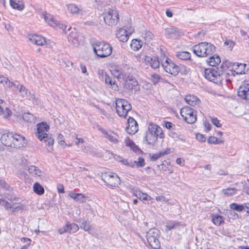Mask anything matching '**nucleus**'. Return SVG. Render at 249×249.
I'll list each match as a JSON object with an SVG mask.
<instances>
[{"label": "nucleus", "instance_id": "f257e3e1", "mask_svg": "<svg viewBox=\"0 0 249 249\" xmlns=\"http://www.w3.org/2000/svg\"><path fill=\"white\" fill-rule=\"evenodd\" d=\"M132 69L127 65L123 66L113 65L110 67L111 74L118 79L124 81V87L126 89H132L138 85L135 78L130 75Z\"/></svg>", "mask_w": 249, "mask_h": 249}, {"label": "nucleus", "instance_id": "f03ea898", "mask_svg": "<svg viewBox=\"0 0 249 249\" xmlns=\"http://www.w3.org/2000/svg\"><path fill=\"white\" fill-rule=\"evenodd\" d=\"M230 74L229 72L218 71L217 68L206 69L204 71V76L206 79L217 84H221L224 79L226 81H230V78H228V75Z\"/></svg>", "mask_w": 249, "mask_h": 249}, {"label": "nucleus", "instance_id": "7ed1b4c3", "mask_svg": "<svg viewBox=\"0 0 249 249\" xmlns=\"http://www.w3.org/2000/svg\"><path fill=\"white\" fill-rule=\"evenodd\" d=\"M191 50L197 56L205 57L213 54L215 51V47L211 43L202 42L193 46Z\"/></svg>", "mask_w": 249, "mask_h": 249}, {"label": "nucleus", "instance_id": "20e7f679", "mask_svg": "<svg viewBox=\"0 0 249 249\" xmlns=\"http://www.w3.org/2000/svg\"><path fill=\"white\" fill-rule=\"evenodd\" d=\"M95 53L101 58H105L110 55L112 52L111 45L104 42H99L93 45Z\"/></svg>", "mask_w": 249, "mask_h": 249}, {"label": "nucleus", "instance_id": "39448f33", "mask_svg": "<svg viewBox=\"0 0 249 249\" xmlns=\"http://www.w3.org/2000/svg\"><path fill=\"white\" fill-rule=\"evenodd\" d=\"M160 235L159 230L155 228L151 229L146 232V238L148 246L152 249H159L160 243L159 240Z\"/></svg>", "mask_w": 249, "mask_h": 249}, {"label": "nucleus", "instance_id": "423d86ee", "mask_svg": "<svg viewBox=\"0 0 249 249\" xmlns=\"http://www.w3.org/2000/svg\"><path fill=\"white\" fill-rule=\"evenodd\" d=\"M131 108V105L127 100L121 98L116 99V110L119 116L125 118Z\"/></svg>", "mask_w": 249, "mask_h": 249}, {"label": "nucleus", "instance_id": "0eeeda50", "mask_svg": "<svg viewBox=\"0 0 249 249\" xmlns=\"http://www.w3.org/2000/svg\"><path fill=\"white\" fill-rule=\"evenodd\" d=\"M101 179L106 185L115 187L120 184L121 179L119 177L113 173H105L101 175Z\"/></svg>", "mask_w": 249, "mask_h": 249}, {"label": "nucleus", "instance_id": "6e6552de", "mask_svg": "<svg viewBox=\"0 0 249 249\" xmlns=\"http://www.w3.org/2000/svg\"><path fill=\"white\" fill-rule=\"evenodd\" d=\"M180 113L183 120L188 124H193L196 121V114L194 109L188 106L182 107Z\"/></svg>", "mask_w": 249, "mask_h": 249}, {"label": "nucleus", "instance_id": "1a4fd4ad", "mask_svg": "<svg viewBox=\"0 0 249 249\" xmlns=\"http://www.w3.org/2000/svg\"><path fill=\"white\" fill-rule=\"evenodd\" d=\"M104 19L105 23L109 26L116 25L119 20V13L115 10L109 9L104 14Z\"/></svg>", "mask_w": 249, "mask_h": 249}, {"label": "nucleus", "instance_id": "9d476101", "mask_svg": "<svg viewBox=\"0 0 249 249\" xmlns=\"http://www.w3.org/2000/svg\"><path fill=\"white\" fill-rule=\"evenodd\" d=\"M161 66L166 72L173 75H177L179 71L178 66L169 58L161 63Z\"/></svg>", "mask_w": 249, "mask_h": 249}, {"label": "nucleus", "instance_id": "9b49d317", "mask_svg": "<svg viewBox=\"0 0 249 249\" xmlns=\"http://www.w3.org/2000/svg\"><path fill=\"white\" fill-rule=\"evenodd\" d=\"M98 129L102 133V136L113 144L119 142V136L113 131H107L106 129L98 126Z\"/></svg>", "mask_w": 249, "mask_h": 249}, {"label": "nucleus", "instance_id": "f8f14e48", "mask_svg": "<svg viewBox=\"0 0 249 249\" xmlns=\"http://www.w3.org/2000/svg\"><path fill=\"white\" fill-rule=\"evenodd\" d=\"M49 128L50 127L47 123L42 122L37 124L36 136L40 141H42L44 139L47 138L48 134L47 133Z\"/></svg>", "mask_w": 249, "mask_h": 249}, {"label": "nucleus", "instance_id": "ddd939ff", "mask_svg": "<svg viewBox=\"0 0 249 249\" xmlns=\"http://www.w3.org/2000/svg\"><path fill=\"white\" fill-rule=\"evenodd\" d=\"M27 144V142L24 136L15 133L11 147L19 149L24 147Z\"/></svg>", "mask_w": 249, "mask_h": 249}, {"label": "nucleus", "instance_id": "4468645a", "mask_svg": "<svg viewBox=\"0 0 249 249\" xmlns=\"http://www.w3.org/2000/svg\"><path fill=\"white\" fill-rule=\"evenodd\" d=\"M246 65L243 63H234L232 65L233 71H229L228 72L230 73L228 75V78L231 76H234L235 73L237 74H242L245 73V70Z\"/></svg>", "mask_w": 249, "mask_h": 249}, {"label": "nucleus", "instance_id": "2eb2a0df", "mask_svg": "<svg viewBox=\"0 0 249 249\" xmlns=\"http://www.w3.org/2000/svg\"><path fill=\"white\" fill-rule=\"evenodd\" d=\"M249 84H242L238 89L237 94L240 98L245 99L249 103Z\"/></svg>", "mask_w": 249, "mask_h": 249}, {"label": "nucleus", "instance_id": "dca6fc26", "mask_svg": "<svg viewBox=\"0 0 249 249\" xmlns=\"http://www.w3.org/2000/svg\"><path fill=\"white\" fill-rule=\"evenodd\" d=\"M127 124L126 127V130L129 134H134L138 131L137 123L133 118L129 117L128 118Z\"/></svg>", "mask_w": 249, "mask_h": 249}, {"label": "nucleus", "instance_id": "f3484780", "mask_svg": "<svg viewBox=\"0 0 249 249\" xmlns=\"http://www.w3.org/2000/svg\"><path fill=\"white\" fill-rule=\"evenodd\" d=\"M164 34L168 38L177 39L181 36V32L174 27L165 29Z\"/></svg>", "mask_w": 249, "mask_h": 249}, {"label": "nucleus", "instance_id": "a211bd4d", "mask_svg": "<svg viewBox=\"0 0 249 249\" xmlns=\"http://www.w3.org/2000/svg\"><path fill=\"white\" fill-rule=\"evenodd\" d=\"M15 133L13 132H9L3 133L0 138L1 143L7 147L12 146L13 138H14Z\"/></svg>", "mask_w": 249, "mask_h": 249}, {"label": "nucleus", "instance_id": "6ab92c4d", "mask_svg": "<svg viewBox=\"0 0 249 249\" xmlns=\"http://www.w3.org/2000/svg\"><path fill=\"white\" fill-rule=\"evenodd\" d=\"M184 100L187 104L195 108L199 107L201 104L199 99L193 95H187L184 98Z\"/></svg>", "mask_w": 249, "mask_h": 249}, {"label": "nucleus", "instance_id": "aec40b11", "mask_svg": "<svg viewBox=\"0 0 249 249\" xmlns=\"http://www.w3.org/2000/svg\"><path fill=\"white\" fill-rule=\"evenodd\" d=\"M66 7L68 12L70 14L81 16H83L85 14L83 10L79 8V7L74 3L67 4L66 5Z\"/></svg>", "mask_w": 249, "mask_h": 249}, {"label": "nucleus", "instance_id": "412c9836", "mask_svg": "<svg viewBox=\"0 0 249 249\" xmlns=\"http://www.w3.org/2000/svg\"><path fill=\"white\" fill-rule=\"evenodd\" d=\"M185 225L182 223L176 220H170L166 222L165 225V231L168 232L173 229H179L181 227H184Z\"/></svg>", "mask_w": 249, "mask_h": 249}, {"label": "nucleus", "instance_id": "4be33fe9", "mask_svg": "<svg viewBox=\"0 0 249 249\" xmlns=\"http://www.w3.org/2000/svg\"><path fill=\"white\" fill-rule=\"evenodd\" d=\"M148 131L152 132L157 138L158 137L160 138H163V134L162 129L157 124L150 123L148 126Z\"/></svg>", "mask_w": 249, "mask_h": 249}, {"label": "nucleus", "instance_id": "5701e85b", "mask_svg": "<svg viewBox=\"0 0 249 249\" xmlns=\"http://www.w3.org/2000/svg\"><path fill=\"white\" fill-rule=\"evenodd\" d=\"M144 63L146 65L150 66L152 69H156L160 67V62L159 59L156 57H150L145 56Z\"/></svg>", "mask_w": 249, "mask_h": 249}, {"label": "nucleus", "instance_id": "b1692460", "mask_svg": "<svg viewBox=\"0 0 249 249\" xmlns=\"http://www.w3.org/2000/svg\"><path fill=\"white\" fill-rule=\"evenodd\" d=\"M29 39L33 44L38 46H43L46 43V39L41 36L37 35H30Z\"/></svg>", "mask_w": 249, "mask_h": 249}, {"label": "nucleus", "instance_id": "393cba45", "mask_svg": "<svg viewBox=\"0 0 249 249\" xmlns=\"http://www.w3.org/2000/svg\"><path fill=\"white\" fill-rule=\"evenodd\" d=\"M116 36L119 40L123 42L127 41L129 38V34L127 31L123 28H120L117 30Z\"/></svg>", "mask_w": 249, "mask_h": 249}, {"label": "nucleus", "instance_id": "a878e982", "mask_svg": "<svg viewBox=\"0 0 249 249\" xmlns=\"http://www.w3.org/2000/svg\"><path fill=\"white\" fill-rule=\"evenodd\" d=\"M133 195L138 197L140 200L142 201L144 203L147 202L149 200L152 199L151 196L146 194L143 193L140 190H133L132 191Z\"/></svg>", "mask_w": 249, "mask_h": 249}, {"label": "nucleus", "instance_id": "bb28decb", "mask_svg": "<svg viewBox=\"0 0 249 249\" xmlns=\"http://www.w3.org/2000/svg\"><path fill=\"white\" fill-rule=\"evenodd\" d=\"M28 171L29 173L34 177L39 178H40L44 177L43 172L36 166H30L28 168Z\"/></svg>", "mask_w": 249, "mask_h": 249}, {"label": "nucleus", "instance_id": "cd10ccee", "mask_svg": "<svg viewBox=\"0 0 249 249\" xmlns=\"http://www.w3.org/2000/svg\"><path fill=\"white\" fill-rule=\"evenodd\" d=\"M68 40L69 42L72 43L75 46L79 44V35L76 30L74 29L69 34L68 36Z\"/></svg>", "mask_w": 249, "mask_h": 249}, {"label": "nucleus", "instance_id": "c85d7f7f", "mask_svg": "<svg viewBox=\"0 0 249 249\" xmlns=\"http://www.w3.org/2000/svg\"><path fill=\"white\" fill-rule=\"evenodd\" d=\"M9 3L10 6L14 9L17 10L18 11H21L23 10L25 8L24 3L22 1H17V0H10Z\"/></svg>", "mask_w": 249, "mask_h": 249}, {"label": "nucleus", "instance_id": "c756f323", "mask_svg": "<svg viewBox=\"0 0 249 249\" xmlns=\"http://www.w3.org/2000/svg\"><path fill=\"white\" fill-rule=\"evenodd\" d=\"M20 94L22 97H26L29 100L35 99V95L31 93L30 91L27 89L23 85L20 86Z\"/></svg>", "mask_w": 249, "mask_h": 249}, {"label": "nucleus", "instance_id": "7c9ffc66", "mask_svg": "<svg viewBox=\"0 0 249 249\" xmlns=\"http://www.w3.org/2000/svg\"><path fill=\"white\" fill-rule=\"evenodd\" d=\"M43 17L45 21L48 23L49 25L52 27L57 26V21L54 19L52 15L45 13L43 14Z\"/></svg>", "mask_w": 249, "mask_h": 249}, {"label": "nucleus", "instance_id": "2f4dec72", "mask_svg": "<svg viewBox=\"0 0 249 249\" xmlns=\"http://www.w3.org/2000/svg\"><path fill=\"white\" fill-rule=\"evenodd\" d=\"M105 82L107 84L110 88L114 89V90H118L119 87L115 80L112 79L109 76L107 75H105Z\"/></svg>", "mask_w": 249, "mask_h": 249}, {"label": "nucleus", "instance_id": "473e14b6", "mask_svg": "<svg viewBox=\"0 0 249 249\" xmlns=\"http://www.w3.org/2000/svg\"><path fill=\"white\" fill-rule=\"evenodd\" d=\"M145 165L144 159L142 157H139L138 160H130V167H143Z\"/></svg>", "mask_w": 249, "mask_h": 249}, {"label": "nucleus", "instance_id": "72a5a7b5", "mask_svg": "<svg viewBox=\"0 0 249 249\" xmlns=\"http://www.w3.org/2000/svg\"><path fill=\"white\" fill-rule=\"evenodd\" d=\"M145 140L148 144H153L157 141L158 138L149 131L146 132Z\"/></svg>", "mask_w": 249, "mask_h": 249}, {"label": "nucleus", "instance_id": "f704fd0d", "mask_svg": "<svg viewBox=\"0 0 249 249\" xmlns=\"http://www.w3.org/2000/svg\"><path fill=\"white\" fill-rule=\"evenodd\" d=\"M221 62V59L218 55H213L211 56L207 60V63L211 66L215 67L218 65Z\"/></svg>", "mask_w": 249, "mask_h": 249}, {"label": "nucleus", "instance_id": "c9c22d12", "mask_svg": "<svg viewBox=\"0 0 249 249\" xmlns=\"http://www.w3.org/2000/svg\"><path fill=\"white\" fill-rule=\"evenodd\" d=\"M176 56L179 59L188 60L191 59V53L188 52H178L176 53Z\"/></svg>", "mask_w": 249, "mask_h": 249}, {"label": "nucleus", "instance_id": "e433bc0d", "mask_svg": "<svg viewBox=\"0 0 249 249\" xmlns=\"http://www.w3.org/2000/svg\"><path fill=\"white\" fill-rule=\"evenodd\" d=\"M212 221L214 225L217 226H219L224 222L223 217L218 214H213L212 215Z\"/></svg>", "mask_w": 249, "mask_h": 249}, {"label": "nucleus", "instance_id": "4c0bfd02", "mask_svg": "<svg viewBox=\"0 0 249 249\" xmlns=\"http://www.w3.org/2000/svg\"><path fill=\"white\" fill-rule=\"evenodd\" d=\"M170 152V149L169 148H166L165 150L161 151L158 153H155L153 154L150 160H151L155 161L160 158V157L164 156L165 155L168 154Z\"/></svg>", "mask_w": 249, "mask_h": 249}, {"label": "nucleus", "instance_id": "58836bf2", "mask_svg": "<svg viewBox=\"0 0 249 249\" xmlns=\"http://www.w3.org/2000/svg\"><path fill=\"white\" fill-rule=\"evenodd\" d=\"M142 45V42L141 40L134 39L131 41L130 47L134 51H138L141 48Z\"/></svg>", "mask_w": 249, "mask_h": 249}, {"label": "nucleus", "instance_id": "ea45409f", "mask_svg": "<svg viewBox=\"0 0 249 249\" xmlns=\"http://www.w3.org/2000/svg\"><path fill=\"white\" fill-rule=\"evenodd\" d=\"M24 121L29 123H35L36 118L34 115L29 112H26L23 114L22 116Z\"/></svg>", "mask_w": 249, "mask_h": 249}, {"label": "nucleus", "instance_id": "a19ab883", "mask_svg": "<svg viewBox=\"0 0 249 249\" xmlns=\"http://www.w3.org/2000/svg\"><path fill=\"white\" fill-rule=\"evenodd\" d=\"M33 190L36 194L39 195H41L44 193L43 187L37 182H36L34 184Z\"/></svg>", "mask_w": 249, "mask_h": 249}, {"label": "nucleus", "instance_id": "79ce46f5", "mask_svg": "<svg viewBox=\"0 0 249 249\" xmlns=\"http://www.w3.org/2000/svg\"><path fill=\"white\" fill-rule=\"evenodd\" d=\"M237 191L235 188H228L223 189L222 192L226 196H231L234 195Z\"/></svg>", "mask_w": 249, "mask_h": 249}, {"label": "nucleus", "instance_id": "37998d69", "mask_svg": "<svg viewBox=\"0 0 249 249\" xmlns=\"http://www.w3.org/2000/svg\"><path fill=\"white\" fill-rule=\"evenodd\" d=\"M230 208L237 212H241L244 210V206L243 204H238L235 203H232L230 204Z\"/></svg>", "mask_w": 249, "mask_h": 249}, {"label": "nucleus", "instance_id": "c03bdc74", "mask_svg": "<svg viewBox=\"0 0 249 249\" xmlns=\"http://www.w3.org/2000/svg\"><path fill=\"white\" fill-rule=\"evenodd\" d=\"M23 85L20 84L19 82L16 81L15 82H12L10 81L8 83L7 88H12L13 90H16L17 88H20L21 86Z\"/></svg>", "mask_w": 249, "mask_h": 249}, {"label": "nucleus", "instance_id": "a18cd8bd", "mask_svg": "<svg viewBox=\"0 0 249 249\" xmlns=\"http://www.w3.org/2000/svg\"><path fill=\"white\" fill-rule=\"evenodd\" d=\"M207 142L209 143L210 144H220L223 143V141L218 140L216 137L214 136H211L210 137Z\"/></svg>", "mask_w": 249, "mask_h": 249}, {"label": "nucleus", "instance_id": "49530a36", "mask_svg": "<svg viewBox=\"0 0 249 249\" xmlns=\"http://www.w3.org/2000/svg\"><path fill=\"white\" fill-rule=\"evenodd\" d=\"M80 228L85 231H89L91 229L90 223L86 221H83L80 225Z\"/></svg>", "mask_w": 249, "mask_h": 249}, {"label": "nucleus", "instance_id": "de8ad7c7", "mask_svg": "<svg viewBox=\"0 0 249 249\" xmlns=\"http://www.w3.org/2000/svg\"><path fill=\"white\" fill-rule=\"evenodd\" d=\"M58 232L60 234H64L66 232L70 233L69 222H67L66 226L60 228L58 230Z\"/></svg>", "mask_w": 249, "mask_h": 249}, {"label": "nucleus", "instance_id": "09e8293b", "mask_svg": "<svg viewBox=\"0 0 249 249\" xmlns=\"http://www.w3.org/2000/svg\"><path fill=\"white\" fill-rule=\"evenodd\" d=\"M161 79L160 75L158 74L154 73L151 75V80L154 85H156L158 83L160 80Z\"/></svg>", "mask_w": 249, "mask_h": 249}, {"label": "nucleus", "instance_id": "8fccbe9b", "mask_svg": "<svg viewBox=\"0 0 249 249\" xmlns=\"http://www.w3.org/2000/svg\"><path fill=\"white\" fill-rule=\"evenodd\" d=\"M69 228H70V233H74L77 231L79 229L78 226L75 223H69Z\"/></svg>", "mask_w": 249, "mask_h": 249}, {"label": "nucleus", "instance_id": "3c124183", "mask_svg": "<svg viewBox=\"0 0 249 249\" xmlns=\"http://www.w3.org/2000/svg\"><path fill=\"white\" fill-rule=\"evenodd\" d=\"M9 81L10 80L7 78L2 75H0V84H2L5 88H7L8 83Z\"/></svg>", "mask_w": 249, "mask_h": 249}, {"label": "nucleus", "instance_id": "603ef678", "mask_svg": "<svg viewBox=\"0 0 249 249\" xmlns=\"http://www.w3.org/2000/svg\"><path fill=\"white\" fill-rule=\"evenodd\" d=\"M211 121L212 123L215 125L217 127H220L221 126V124L219 123V120L217 119V118L212 117L211 116L210 117Z\"/></svg>", "mask_w": 249, "mask_h": 249}, {"label": "nucleus", "instance_id": "864d4df0", "mask_svg": "<svg viewBox=\"0 0 249 249\" xmlns=\"http://www.w3.org/2000/svg\"><path fill=\"white\" fill-rule=\"evenodd\" d=\"M2 114L3 115L4 118H8L12 115V111L8 108L6 107L4 110L3 109Z\"/></svg>", "mask_w": 249, "mask_h": 249}, {"label": "nucleus", "instance_id": "5fc2aeb1", "mask_svg": "<svg viewBox=\"0 0 249 249\" xmlns=\"http://www.w3.org/2000/svg\"><path fill=\"white\" fill-rule=\"evenodd\" d=\"M48 145L52 146L54 143V140L51 137L47 136V138L43 140Z\"/></svg>", "mask_w": 249, "mask_h": 249}, {"label": "nucleus", "instance_id": "6e6d98bb", "mask_svg": "<svg viewBox=\"0 0 249 249\" xmlns=\"http://www.w3.org/2000/svg\"><path fill=\"white\" fill-rule=\"evenodd\" d=\"M23 208V206L21 205H13L11 206V208L10 210H11L12 212H17L18 211L22 209Z\"/></svg>", "mask_w": 249, "mask_h": 249}, {"label": "nucleus", "instance_id": "4d7b16f0", "mask_svg": "<svg viewBox=\"0 0 249 249\" xmlns=\"http://www.w3.org/2000/svg\"><path fill=\"white\" fill-rule=\"evenodd\" d=\"M75 200L83 203L86 201V196L82 194H78V196H77V198Z\"/></svg>", "mask_w": 249, "mask_h": 249}, {"label": "nucleus", "instance_id": "13d9d810", "mask_svg": "<svg viewBox=\"0 0 249 249\" xmlns=\"http://www.w3.org/2000/svg\"><path fill=\"white\" fill-rule=\"evenodd\" d=\"M0 204L4 206L6 209H10L11 208L10 204L4 199H0Z\"/></svg>", "mask_w": 249, "mask_h": 249}, {"label": "nucleus", "instance_id": "bf43d9fd", "mask_svg": "<svg viewBox=\"0 0 249 249\" xmlns=\"http://www.w3.org/2000/svg\"><path fill=\"white\" fill-rule=\"evenodd\" d=\"M156 200L158 201L168 203L169 199L163 196H159L156 197Z\"/></svg>", "mask_w": 249, "mask_h": 249}, {"label": "nucleus", "instance_id": "052dcab7", "mask_svg": "<svg viewBox=\"0 0 249 249\" xmlns=\"http://www.w3.org/2000/svg\"><path fill=\"white\" fill-rule=\"evenodd\" d=\"M196 139L200 142H204L206 141V137L204 135L197 133L196 135Z\"/></svg>", "mask_w": 249, "mask_h": 249}, {"label": "nucleus", "instance_id": "680f3d73", "mask_svg": "<svg viewBox=\"0 0 249 249\" xmlns=\"http://www.w3.org/2000/svg\"><path fill=\"white\" fill-rule=\"evenodd\" d=\"M134 152L137 154L142 153V151L135 144H133V146L130 148Z\"/></svg>", "mask_w": 249, "mask_h": 249}, {"label": "nucleus", "instance_id": "e2e57ef3", "mask_svg": "<svg viewBox=\"0 0 249 249\" xmlns=\"http://www.w3.org/2000/svg\"><path fill=\"white\" fill-rule=\"evenodd\" d=\"M174 129H172L170 131V132H169V135L174 138V139H178L179 138V135L178 134L176 133L175 131H174L173 130Z\"/></svg>", "mask_w": 249, "mask_h": 249}, {"label": "nucleus", "instance_id": "0e129e2a", "mask_svg": "<svg viewBox=\"0 0 249 249\" xmlns=\"http://www.w3.org/2000/svg\"><path fill=\"white\" fill-rule=\"evenodd\" d=\"M165 126L166 128L171 129V130L172 129H175L174 127H175V125L171 122H165Z\"/></svg>", "mask_w": 249, "mask_h": 249}, {"label": "nucleus", "instance_id": "69168bd1", "mask_svg": "<svg viewBox=\"0 0 249 249\" xmlns=\"http://www.w3.org/2000/svg\"><path fill=\"white\" fill-rule=\"evenodd\" d=\"M57 26H58L59 28L62 29L66 33H67V30H66V29L67 28V26L66 25H65L64 24L58 23H57Z\"/></svg>", "mask_w": 249, "mask_h": 249}, {"label": "nucleus", "instance_id": "338daca9", "mask_svg": "<svg viewBox=\"0 0 249 249\" xmlns=\"http://www.w3.org/2000/svg\"><path fill=\"white\" fill-rule=\"evenodd\" d=\"M80 69L81 70V72L85 74L86 75H88L89 73L87 72L86 67L85 65H83L82 64H81Z\"/></svg>", "mask_w": 249, "mask_h": 249}, {"label": "nucleus", "instance_id": "774afa93", "mask_svg": "<svg viewBox=\"0 0 249 249\" xmlns=\"http://www.w3.org/2000/svg\"><path fill=\"white\" fill-rule=\"evenodd\" d=\"M126 145L130 147V148L132 147L133 146V144H135L134 142L131 140L128 139L125 140Z\"/></svg>", "mask_w": 249, "mask_h": 249}]
</instances>
